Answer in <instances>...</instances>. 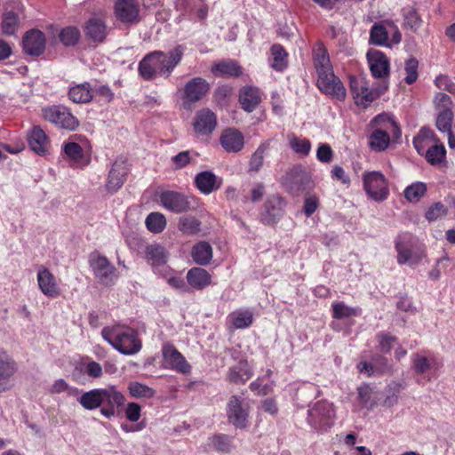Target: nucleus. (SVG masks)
Here are the masks:
<instances>
[{
	"mask_svg": "<svg viewBox=\"0 0 455 455\" xmlns=\"http://www.w3.org/2000/svg\"><path fill=\"white\" fill-rule=\"evenodd\" d=\"M160 201L164 208L177 213L187 212L190 209V203L188 197L177 192H163L160 196Z\"/></svg>",
	"mask_w": 455,
	"mask_h": 455,
	"instance_id": "412c9836",
	"label": "nucleus"
},
{
	"mask_svg": "<svg viewBox=\"0 0 455 455\" xmlns=\"http://www.w3.org/2000/svg\"><path fill=\"white\" fill-rule=\"evenodd\" d=\"M453 113L451 108L439 109L436 117V127L442 132L451 131Z\"/></svg>",
	"mask_w": 455,
	"mask_h": 455,
	"instance_id": "09e8293b",
	"label": "nucleus"
},
{
	"mask_svg": "<svg viewBox=\"0 0 455 455\" xmlns=\"http://www.w3.org/2000/svg\"><path fill=\"white\" fill-rule=\"evenodd\" d=\"M115 12L122 22L137 23L140 20V5L136 0H117Z\"/></svg>",
	"mask_w": 455,
	"mask_h": 455,
	"instance_id": "f3484780",
	"label": "nucleus"
},
{
	"mask_svg": "<svg viewBox=\"0 0 455 455\" xmlns=\"http://www.w3.org/2000/svg\"><path fill=\"white\" fill-rule=\"evenodd\" d=\"M288 141L291 148L301 156H307L311 150V143L306 138L297 137L294 134L288 136Z\"/></svg>",
	"mask_w": 455,
	"mask_h": 455,
	"instance_id": "79ce46f5",
	"label": "nucleus"
},
{
	"mask_svg": "<svg viewBox=\"0 0 455 455\" xmlns=\"http://www.w3.org/2000/svg\"><path fill=\"white\" fill-rule=\"evenodd\" d=\"M101 336L104 340L123 355H135L142 347L138 331L128 325L113 324L106 326L101 330Z\"/></svg>",
	"mask_w": 455,
	"mask_h": 455,
	"instance_id": "7ed1b4c3",
	"label": "nucleus"
},
{
	"mask_svg": "<svg viewBox=\"0 0 455 455\" xmlns=\"http://www.w3.org/2000/svg\"><path fill=\"white\" fill-rule=\"evenodd\" d=\"M350 91L355 104L361 109H366L370 106L369 82L366 75L350 76Z\"/></svg>",
	"mask_w": 455,
	"mask_h": 455,
	"instance_id": "9b49d317",
	"label": "nucleus"
},
{
	"mask_svg": "<svg viewBox=\"0 0 455 455\" xmlns=\"http://www.w3.org/2000/svg\"><path fill=\"white\" fill-rule=\"evenodd\" d=\"M146 259L152 267L162 266L166 263L168 253L164 247L153 243L146 247Z\"/></svg>",
	"mask_w": 455,
	"mask_h": 455,
	"instance_id": "72a5a7b5",
	"label": "nucleus"
},
{
	"mask_svg": "<svg viewBox=\"0 0 455 455\" xmlns=\"http://www.w3.org/2000/svg\"><path fill=\"white\" fill-rule=\"evenodd\" d=\"M192 124L197 136H209L217 126V116L211 109L202 108L196 113Z\"/></svg>",
	"mask_w": 455,
	"mask_h": 455,
	"instance_id": "ddd939ff",
	"label": "nucleus"
},
{
	"mask_svg": "<svg viewBox=\"0 0 455 455\" xmlns=\"http://www.w3.org/2000/svg\"><path fill=\"white\" fill-rule=\"evenodd\" d=\"M388 194V185L384 175L379 172H371V200L383 201Z\"/></svg>",
	"mask_w": 455,
	"mask_h": 455,
	"instance_id": "c85d7f7f",
	"label": "nucleus"
},
{
	"mask_svg": "<svg viewBox=\"0 0 455 455\" xmlns=\"http://www.w3.org/2000/svg\"><path fill=\"white\" fill-rule=\"evenodd\" d=\"M50 392L52 394L68 392V395H75L79 393V389L76 387H70L63 379H59L52 385Z\"/></svg>",
	"mask_w": 455,
	"mask_h": 455,
	"instance_id": "680f3d73",
	"label": "nucleus"
},
{
	"mask_svg": "<svg viewBox=\"0 0 455 455\" xmlns=\"http://www.w3.org/2000/svg\"><path fill=\"white\" fill-rule=\"evenodd\" d=\"M69 99L75 103H88L92 99V92L88 83L75 85L69 89Z\"/></svg>",
	"mask_w": 455,
	"mask_h": 455,
	"instance_id": "4c0bfd02",
	"label": "nucleus"
},
{
	"mask_svg": "<svg viewBox=\"0 0 455 455\" xmlns=\"http://www.w3.org/2000/svg\"><path fill=\"white\" fill-rule=\"evenodd\" d=\"M314 61L318 76H322L323 74L324 75L327 72L332 71L329 55L322 45H319L315 50Z\"/></svg>",
	"mask_w": 455,
	"mask_h": 455,
	"instance_id": "58836bf2",
	"label": "nucleus"
},
{
	"mask_svg": "<svg viewBox=\"0 0 455 455\" xmlns=\"http://www.w3.org/2000/svg\"><path fill=\"white\" fill-rule=\"evenodd\" d=\"M271 54L273 56L270 66L277 70L282 71L287 66V53L283 47L280 44H274L271 47Z\"/></svg>",
	"mask_w": 455,
	"mask_h": 455,
	"instance_id": "a18cd8bd",
	"label": "nucleus"
},
{
	"mask_svg": "<svg viewBox=\"0 0 455 455\" xmlns=\"http://www.w3.org/2000/svg\"><path fill=\"white\" fill-rule=\"evenodd\" d=\"M332 317L335 319H345L358 315V308L347 306L344 302L332 303Z\"/></svg>",
	"mask_w": 455,
	"mask_h": 455,
	"instance_id": "603ef678",
	"label": "nucleus"
},
{
	"mask_svg": "<svg viewBox=\"0 0 455 455\" xmlns=\"http://www.w3.org/2000/svg\"><path fill=\"white\" fill-rule=\"evenodd\" d=\"M318 206L319 198L316 196L308 195L306 196L303 210L307 217L311 216L317 210Z\"/></svg>",
	"mask_w": 455,
	"mask_h": 455,
	"instance_id": "69168bd1",
	"label": "nucleus"
},
{
	"mask_svg": "<svg viewBox=\"0 0 455 455\" xmlns=\"http://www.w3.org/2000/svg\"><path fill=\"white\" fill-rule=\"evenodd\" d=\"M43 116L49 122L57 126L75 130L79 123L78 120L70 113V111L62 106H52L43 108Z\"/></svg>",
	"mask_w": 455,
	"mask_h": 455,
	"instance_id": "1a4fd4ad",
	"label": "nucleus"
},
{
	"mask_svg": "<svg viewBox=\"0 0 455 455\" xmlns=\"http://www.w3.org/2000/svg\"><path fill=\"white\" fill-rule=\"evenodd\" d=\"M228 320L235 329H245L253 322V313L249 309H239L228 315Z\"/></svg>",
	"mask_w": 455,
	"mask_h": 455,
	"instance_id": "e433bc0d",
	"label": "nucleus"
},
{
	"mask_svg": "<svg viewBox=\"0 0 455 455\" xmlns=\"http://www.w3.org/2000/svg\"><path fill=\"white\" fill-rule=\"evenodd\" d=\"M447 212V207L443 204L438 202L435 203L428 208L426 212L425 217L428 221H435L446 216Z\"/></svg>",
	"mask_w": 455,
	"mask_h": 455,
	"instance_id": "4d7b16f0",
	"label": "nucleus"
},
{
	"mask_svg": "<svg viewBox=\"0 0 455 455\" xmlns=\"http://www.w3.org/2000/svg\"><path fill=\"white\" fill-rule=\"evenodd\" d=\"M16 371L12 359L4 352L0 350V393L7 390L6 381Z\"/></svg>",
	"mask_w": 455,
	"mask_h": 455,
	"instance_id": "c756f323",
	"label": "nucleus"
},
{
	"mask_svg": "<svg viewBox=\"0 0 455 455\" xmlns=\"http://www.w3.org/2000/svg\"><path fill=\"white\" fill-rule=\"evenodd\" d=\"M334 415L332 404L325 401L317 402L308 411L311 422L319 425L321 427H329L332 423Z\"/></svg>",
	"mask_w": 455,
	"mask_h": 455,
	"instance_id": "2eb2a0df",
	"label": "nucleus"
},
{
	"mask_svg": "<svg viewBox=\"0 0 455 455\" xmlns=\"http://www.w3.org/2000/svg\"><path fill=\"white\" fill-rule=\"evenodd\" d=\"M268 149L267 143L260 144L255 152L251 155L249 162V172H258L263 166L264 157Z\"/></svg>",
	"mask_w": 455,
	"mask_h": 455,
	"instance_id": "37998d69",
	"label": "nucleus"
},
{
	"mask_svg": "<svg viewBox=\"0 0 455 455\" xmlns=\"http://www.w3.org/2000/svg\"><path fill=\"white\" fill-rule=\"evenodd\" d=\"M84 371L92 379H100L103 375L102 366L92 360L84 363Z\"/></svg>",
	"mask_w": 455,
	"mask_h": 455,
	"instance_id": "e2e57ef3",
	"label": "nucleus"
},
{
	"mask_svg": "<svg viewBox=\"0 0 455 455\" xmlns=\"http://www.w3.org/2000/svg\"><path fill=\"white\" fill-rule=\"evenodd\" d=\"M220 142L228 153H237L244 146V138L241 132L234 128L224 130L220 135Z\"/></svg>",
	"mask_w": 455,
	"mask_h": 455,
	"instance_id": "5701e85b",
	"label": "nucleus"
},
{
	"mask_svg": "<svg viewBox=\"0 0 455 455\" xmlns=\"http://www.w3.org/2000/svg\"><path fill=\"white\" fill-rule=\"evenodd\" d=\"M64 152L67 156L75 163H80L84 158L82 147L76 142H68L64 145Z\"/></svg>",
	"mask_w": 455,
	"mask_h": 455,
	"instance_id": "13d9d810",
	"label": "nucleus"
},
{
	"mask_svg": "<svg viewBox=\"0 0 455 455\" xmlns=\"http://www.w3.org/2000/svg\"><path fill=\"white\" fill-rule=\"evenodd\" d=\"M46 39L39 29H30L25 33L22 39L25 53L31 56L41 55L45 49Z\"/></svg>",
	"mask_w": 455,
	"mask_h": 455,
	"instance_id": "dca6fc26",
	"label": "nucleus"
},
{
	"mask_svg": "<svg viewBox=\"0 0 455 455\" xmlns=\"http://www.w3.org/2000/svg\"><path fill=\"white\" fill-rule=\"evenodd\" d=\"M147 228L152 233H161L166 226V219L160 212H151L145 220Z\"/></svg>",
	"mask_w": 455,
	"mask_h": 455,
	"instance_id": "c03bdc74",
	"label": "nucleus"
},
{
	"mask_svg": "<svg viewBox=\"0 0 455 455\" xmlns=\"http://www.w3.org/2000/svg\"><path fill=\"white\" fill-rule=\"evenodd\" d=\"M395 248L397 251V261L400 265H416L423 257V252L414 248L412 237L409 234H403L397 237Z\"/></svg>",
	"mask_w": 455,
	"mask_h": 455,
	"instance_id": "6e6552de",
	"label": "nucleus"
},
{
	"mask_svg": "<svg viewBox=\"0 0 455 455\" xmlns=\"http://www.w3.org/2000/svg\"><path fill=\"white\" fill-rule=\"evenodd\" d=\"M249 404L237 395H232L227 404V417L236 428L244 429L249 425Z\"/></svg>",
	"mask_w": 455,
	"mask_h": 455,
	"instance_id": "0eeeda50",
	"label": "nucleus"
},
{
	"mask_svg": "<svg viewBox=\"0 0 455 455\" xmlns=\"http://www.w3.org/2000/svg\"><path fill=\"white\" fill-rule=\"evenodd\" d=\"M92 267L96 277L102 282H106L111 275L115 274L116 267L104 256H93L90 259Z\"/></svg>",
	"mask_w": 455,
	"mask_h": 455,
	"instance_id": "bb28decb",
	"label": "nucleus"
},
{
	"mask_svg": "<svg viewBox=\"0 0 455 455\" xmlns=\"http://www.w3.org/2000/svg\"><path fill=\"white\" fill-rule=\"evenodd\" d=\"M446 150L443 145L437 144V142L431 145L424 153L427 161L432 165L441 164L444 160Z\"/></svg>",
	"mask_w": 455,
	"mask_h": 455,
	"instance_id": "49530a36",
	"label": "nucleus"
},
{
	"mask_svg": "<svg viewBox=\"0 0 455 455\" xmlns=\"http://www.w3.org/2000/svg\"><path fill=\"white\" fill-rule=\"evenodd\" d=\"M427 186L422 182H415L404 190V196L410 203H417L425 195Z\"/></svg>",
	"mask_w": 455,
	"mask_h": 455,
	"instance_id": "8fccbe9b",
	"label": "nucleus"
},
{
	"mask_svg": "<svg viewBox=\"0 0 455 455\" xmlns=\"http://www.w3.org/2000/svg\"><path fill=\"white\" fill-rule=\"evenodd\" d=\"M38 287L43 294L50 298H56L60 295V289L55 276L44 266L37 271Z\"/></svg>",
	"mask_w": 455,
	"mask_h": 455,
	"instance_id": "aec40b11",
	"label": "nucleus"
},
{
	"mask_svg": "<svg viewBox=\"0 0 455 455\" xmlns=\"http://www.w3.org/2000/svg\"><path fill=\"white\" fill-rule=\"evenodd\" d=\"M200 221L194 217L185 216L180 219L179 230L186 235H195L200 231Z\"/></svg>",
	"mask_w": 455,
	"mask_h": 455,
	"instance_id": "3c124183",
	"label": "nucleus"
},
{
	"mask_svg": "<svg viewBox=\"0 0 455 455\" xmlns=\"http://www.w3.org/2000/svg\"><path fill=\"white\" fill-rule=\"evenodd\" d=\"M191 256L197 265L207 266L212 259V247L207 242H199L193 246Z\"/></svg>",
	"mask_w": 455,
	"mask_h": 455,
	"instance_id": "7c9ffc66",
	"label": "nucleus"
},
{
	"mask_svg": "<svg viewBox=\"0 0 455 455\" xmlns=\"http://www.w3.org/2000/svg\"><path fill=\"white\" fill-rule=\"evenodd\" d=\"M414 369L418 373H425L430 368V361L420 355L413 356Z\"/></svg>",
	"mask_w": 455,
	"mask_h": 455,
	"instance_id": "774afa93",
	"label": "nucleus"
},
{
	"mask_svg": "<svg viewBox=\"0 0 455 455\" xmlns=\"http://www.w3.org/2000/svg\"><path fill=\"white\" fill-rule=\"evenodd\" d=\"M317 86L324 93L339 100H343L346 97V89L340 79L334 75L333 71L319 76L317 79Z\"/></svg>",
	"mask_w": 455,
	"mask_h": 455,
	"instance_id": "4468645a",
	"label": "nucleus"
},
{
	"mask_svg": "<svg viewBox=\"0 0 455 455\" xmlns=\"http://www.w3.org/2000/svg\"><path fill=\"white\" fill-rule=\"evenodd\" d=\"M210 444L213 449L222 453H228L233 448L231 438L226 435H216L212 436L210 438Z\"/></svg>",
	"mask_w": 455,
	"mask_h": 455,
	"instance_id": "864d4df0",
	"label": "nucleus"
},
{
	"mask_svg": "<svg viewBox=\"0 0 455 455\" xmlns=\"http://www.w3.org/2000/svg\"><path fill=\"white\" fill-rule=\"evenodd\" d=\"M391 132L387 130L371 129V150L383 152L391 143Z\"/></svg>",
	"mask_w": 455,
	"mask_h": 455,
	"instance_id": "c9c22d12",
	"label": "nucleus"
},
{
	"mask_svg": "<svg viewBox=\"0 0 455 455\" xmlns=\"http://www.w3.org/2000/svg\"><path fill=\"white\" fill-rule=\"evenodd\" d=\"M129 392L135 398H150L154 395V390L141 383L132 382L129 384Z\"/></svg>",
	"mask_w": 455,
	"mask_h": 455,
	"instance_id": "6e6d98bb",
	"label": "nucleus"
},
{
	"mask_svg": "<svg viewBox=\"0 0 455 455\" xmlns=\"http://www.w3.org/2000/svg\"><path fill=\"white\" fill-rule=\"evenodd\" d=\"M437 142L435 135L429 128L423 127L419 132L413 139V145L417 152L420 155H424L427 149Z\"/></svg>",
	"mask_w": 455,
	"mask_h": 455,
	"instance_id": "2f4dec72",
	"label": "nucleus"
},
{
	"mask_svg": "<svg viewBox=\"0 0 455 455\" xmlns=\"http://www.w3.org/2000/svg\"><path fill=\"white\" fill-rule=\"evenodd\" d=\"M188 284L196 290H203L212 283V276L207 270L202 267H192L187 274Z\"/></svg>",
	"mask_w": 455,
	"mask_h": 455,
	"instance_id": "cd10ccee",
	"label": "nucleus"
},
{
	"mask_svg": "<svg viewBox=\"0 0 455 455\" xmlns=\"http://www.w3.org/2000/svg\"><path fill=\"white\" fill-rule=\"evenodd\" d=\"M184 52V46L177 45L168 52L155 51L147 54L139 64L140 75L146 80L158 76L169 77L181 61Z\"/></svg>",
	"mask_w": 455,
	"mask_h": 455,
	"instance_id": "f257e3e1",
	"label": "nucleus"
},
{
	"mask_svg": "<svg viewBox=\"0 0 455 455\" xmlns=\"http://www.w3.org/2000/svg\"><path fill=\"white\" fill-rule=\"evenodd\" d=\"M283 201L278 196H270L265 203L266 212L269 216L268 221L275 222L283 214Z\"/></svg>",
	"mask_w": 455,
	"mask_h": 455,
	"instance_id": "a19ab883",
	"label": "nucleus"
},
{
	"mask_svg": "<svg viewBox=\"0 0 455 455\" xmlns=\"http://www.w3.org/2000/svg\"><path fill=\"white\" fill-rule=\"evenodd\" d=\"M281 183L291 193L313 188L311 176L301 165H294L289 169L282 177Z\"/></svg>",
	"mask_w": 455,
	"mask_h": 455,
	"instance_id": "423d86ee",
	"label": "nucleus"
},
{
	"mask_svg": "<svg viewBox=\"0 0 455 455\" xmlns=\"http://www.w3.org/2000/svg\"><path fill=\"white\" fill-rule=\"evenodd\" d=\"M390 62L380 51L371 50V100L385 93L389 87Z\"/></svg>",
	"mask_w": 455,
	"mask_h": 455,
	"instance_id": "20e7f679",
	"label": "nucleus"
},
{
	"mask_svg": "<svg viewBox=\"0 0 455 455\" xmlns=\"http://www.w3.org/2000/svg\"><path fill=\"white\" fill-rule=\"evenodd\" d=\"M80 38V31L76 27H67L60 33V40L66 46L75 45Z\"/></svg>",
	"mask_w": 455,
	"mask_h": 455,
	"instance_id": "5fc2aeb1",
	"label": "nucleus"
},
{
	"mask_svg": "<svg viewBox=\"0 0 455 455\" xmlns=\"http://www.w3.org/2000/svg\"><path fill=\"white\" fill-rule=\"evenodd\" d=\"M252 376L251 369L245 361H241L237 365L229 369L228 379L235 384H243Z\"/></svg>",
	"mask_w": 455,
	"mask_h": 455,
	"instance_id": "473e14b6",
	"label": "nucleus"
},
{
	"mask_svg": "<svg viewBox=\"0 0 455 455\" xmlns=\"http://www.w3.org/2000/svg\"><path fill=\"white\" fill-rule=\"evenodd\" d=\"M28 146L36 154L45 156L49 152L50 141L40 126H34L28 133Z\"/></svg>",
	"mask_w": 455,
	"mask_h": 455,
	"instance_id": "b1692460",
	"label": "nucleus"
},
{
	"mask_svg": "<svg viewBox=\"0 0 455 455\" xmlns=\"http://www.w3.org/2000/svg\"><path fill=\"white\" fill-rule=\"evenodd\" d=\"M260 101L261 92L259 88L247 85L240 90L239 102L245 111H253Z\"/></svg>",
	"mask_w": 455,
	"mask_h": 455,
	"instance_id": "a878e982",
	"label": "nucleus"
},
{
	"mask_svg": "<svg viewBox=\"0 0 455 455\" xmlns=\"http://www.w3.org/2000/svg\"><path fill=\"white\" fill-rule=\"evenodd\" d=\"M127 174V165L124 160L114 162L108 176L106 188L108 192L116 193L124 185Z\"/></svg>",
	"mask_w": 455,
	"mask_h": 455,
	"instance_id": "4be33fe9",
	"label": "nucleus"
},
{
	"mask_svg": "<svg viewBox=\"0 0 455 455\" xmlns=\"http://www.w3.org/2000/svg\"><path fill=\"white\" fill-rule=\"evenodd\" d=\"M401 41L402 34L394 20L387 19L371 26V44L391 48Z\"/></svg>",
	"mask_w": 455,
	"mask_h": 455,
	"instance_id": "39448f33",
	"label": "nucleus"
},
{
	"mask_svg": "<svg viewBox=\"0 0 455 455\" xmlns=\"http://www.w3.org/2000/svg\"><path fill=\"white\" fill-rule=\"evenodd\" d=\"M194 185L203 195H210L220 188L222 178L211 171H204L195 176Z\"/></svg>",
	"mask_w": 455,
	"mask_h": 455,
	"instance_id": "a211bd4d",
	"label": "nucleus"
},
{
	"mask_svg": "<svg viewBox=\"0 0 455 455\" xmlns=\"http://www.w3.org/2000/svg\"><path fill=\"white\" fill-rule=\"evenodd\" d=\"M316 157L321 163L329 164L333 158V151L329 144H320L317 151Z\"/></svg>",
	"mask_w": 455,
	"mask_h": 455,
	"instance_id": "0e129e2a",
	"label": "nucleus"
},
{
	"mask_svg": "<svg viewBox=\"0 0 455 455\" xmlns=\"http://www.w3.org/2000/svg\"><path fill=\"white\" fill-rule=\"evenodd\" d=\"M378 347L383 353L390 351L391 347L397 345L396 338L389 333H379L377 335Z\"/></svg>",
	"mask_w": 455,
	"mask_h": 455,
	"instance_id": "052dcab7",
	"label": "nucleus"
},
{
	"mask_svg": "<svg viewBox=\"0 0 455 455\" xmlns=\"http://www.w3.org/2000/svg\"><path fill=\"white\" fill-rule=\"evenodd\" d=\"M84 31L85 35L95 42H101L107 35L105 22L99 18L90 19Z\"/></svg>",
	"mask_w": 455,
	"mask_h": 455,
	"instance_id": "f704fd0d",
	"label": "nucleus"
},
{
	"mask_svg": "<svg viewBox=\"0 0 455 455\" xmlns=\"http://www.w3.org/2000/svg\"><path fill=\"white\" fill-rule=\"evenodd\" d=\"M162 352L165 368L176 371L183 374H188L190 372V364L174 346L170 344L164 345L163 347Z\"/></svg>",
	"mask_w": 455,
	"mask_h": 455,
	"instance_id": "f8f14e48",
	"label": "nucleus"
},
{
	"mask_svg": "<svg viewBox=\"0 0 455 455\" xmlns=\"http://www.w3.org/2000/svg\"><path fill=\"white\" fill-rule=\"evenodd\" d=\"M419 62L415 58H410L405 61L404 70L406 76L404 81L408 84L415 83L418 79Z\"/></svg>",
	"mask_w": 455,
	"mask_h": 455,
	"instance_id": "bf43d9fd",
	"label": "nucleus"
},
{
	"mask_svg": "<svg viewBox=\"0 0 455 455\" xmlns=\"http://www.w3.org/2000/svg\"><path fill=\"white\" fill-rule=\"evenodd\" d=\"M435 84L441 90L455 93V84L447 76L439 75L436 76Z\"/></svg>",
	"mask_w": 455,
	"mask_h": 455,
	"instance_id": "338daca9",
	"label": "nucleus"
},
{
	"mask_svg": "<svg viewBox=\"0 0 455 455\" xmlns=\"http://www.w3.org/2000/svg\"><path fill=\"white\" fill-rule=\"evenodd\" d=\"M212 70L217 76H239L242 74L241 67L233 60L220 62Z\"/></svg>",
	"mask_w": 455,
	"mask_h": 455,
	"instance_id": "ea45409f",
	"label": "nucleus"
},
{
	"mask_svg": "<svg viewBox=\"0 0 455 455\" xmlns=\"http://www.w3.org/2000/svg\"><path fill=\"white\" fill-rule=\"evenodd\" d=\"M403 27L417 31L421 26V20L415 9L406 7L402 10Z\"/></svg>",
	"mask_w": 455,
	"mask_h": 455,
	"instance_id": "de8ad7c7",
	"label": "nucleus"
},
{
	"mask_svg": "<svg viewBox=\"0 0 455 455\" xmlns=\"http://www.w3.org/2000/svg\"><path fill=\"white\" fill-rule=\"evenodd\" d=\"M210 91V84L203 77L190 79L184 87V107L189 108L192 104L200 101Z\"/></svg>",
	"mask_w": 455,
	"mask_h": 455,
	"instance_id": "9d476101",
	"label": "nucleus"
},
{
	"mask_svg": "<svg viewBox=\"0 0 455 455\" xmlns=\"http://www.w3.org/2000/svg\"><path fill=\"white\" fill-rule=\"evenodd\" d=\"M23 12V6L20 2H13L12 10H6L3 14L1 29L4 35L12 36L20 26V16Z\"/></svg>",
	"mask_w": 455,
	"mask_h": 455,
	"instance_id": "6ab92c4d",
	"label": "nucleus"
},
{
	"mask_svg": "<svg viewBox=\"0 0 455 455\" xmlns=\"http://www.w3.org/2000/svg\"><path fill=\"white\" fill-rule=\"evenodd\" d=\"M378 128L391 132L394 140H398L402 135L399 125L390 113H380L371 120V129Z\"/></svg>",
	"mask_w": 455,
	"mask_h": 455,
	"instance_id": "393cba45",
	"label": "nucleus"
},
{
	"mask_svg": "<svg viewBox=\"0 0 455 455\" xmlns=\"http://www.w3.org/2000/svg\"><path fill=\"white\" fill-rule=\"evenodd\" d=\"M125 398L115 386L104 388H94L84 392L77 402L85 410L92 411L100 408V413L110 419L116 413V408L124 403Z\"/></svg>",
	"mask_w": 455,
	"mask_h": 455,
	"instance_id": "f03ea898",
	"label": "nucleus"
}]
</instances>
